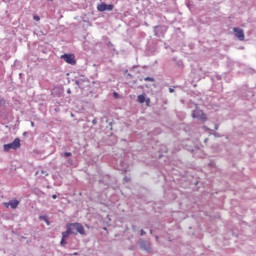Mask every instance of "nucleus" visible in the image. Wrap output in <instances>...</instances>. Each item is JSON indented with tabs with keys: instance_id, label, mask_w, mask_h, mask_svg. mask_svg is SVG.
Returning <instances> with one entry per match:
<instances>
[{
	"instance_id": "obj_1",
	"label": "nucleus",
	"mask_w": 256,
	"mask_h": 256,
	"mask_svg": "<svg viewBox=\"0 0 256 256\" xmlns=\"http://www.w3.org/2000/svg\"><path fill=\"white\" fill-rule=\"evenodd\" d=\"M66 229H69L72 235H86L85 228L83 227V224L81 223H69L66 225Z\"/></svg>"
},
{
	"instance_id": "obj_2",
	"label": "nucleus",
	"mask_w": 256,
	"mask_h": 256,
	"mask_svg": "<svg viewBox=\"0 0 256 256\" xmlns=\"http://www.w3.org/2000/svg\"><path fill=\"white\" fill-rule=\"evenodd\" d=\"M21 147V140L19 138H15L14 141L10 144L4 145V151L9 152L11 149H14V151H17Z\"/></svg>"
},
{
	"instance_id": "obj_3",
	"label": "nucleus",
	"mask_w": 256,
	"mask_h": 256,
	"mask_svg": "<svg viewBox=\"0 0 256 256\" xmlns=\"http://www.w3.org/2000/svg\"><path fill=\"white\" fill-rule=\"evenodd\" d=\"M193 119H198V121H201L202 123H205L207 121V114L203 112L201 109H196L192 112Z\"/></svg>"
},
{
	"instance_id": "obj_4",
	"label": "nucleus",
	"mask_w": 256,
	"mask_h": 256,
	"mask_svg": "<svg viewBox=\"0 0 256 256\" xmlns=\"http://www.w3.org/2000/svg\"><path fill=\"white\" fill-rule=\"evenodd\" d=\"M61 59L68 63V65H75L77 60H75V54H64L61 56Z\"/></svg>"
},
{
	"instance_id": "obj_5",
	"label": "nucleus",
	"mask_w": 256,
	"mask_h": 256,
	"mask_svg": "<svg viewBox=\"0 0 256 256\" xmlns=\"http://www.w3.org/2000/svg\"><path fill=\"white\" fill-rule=\"evenodd\" d=\"M138 103H145L147 107H151V99L147 97V94L143 93L137 97Z\"/></svg>"
},
{
	"instance_id": "obj_6",
	"label": "nucleus",
	"mask_w": 256,
	"mask_h": 256,
	"mask_svg": "<svg viewBox=\"0 0 256 256\" xmlns=\"http://www.w3.org/2000/svg\"><path fill=\"white\" fill-rule=\"evenodd\" d=\"M113 9H115V6L113 4L101 3L97 6V10L100 11V12L113 11Z\"/></svg>"
},
{
	"instance_id": "obj_7",
	"label": "nucleus",
	"mask_w": 256,
	"mask_h": 256,
	"mask_svg": "<svg viewBox=\"0 0 256 256\" xmlns=\"http://www.w3.org/2000/svg\"><path fill=\"white\" fill-rule=\"evenodd\" d=\"M233 32L235 37L239 39V41H245V33L243 32V29L241 28H233Z\"/></svg>"
},
{
	"instance_id": "obj_8",
	"label": "nucleus",
	"mask_w": 256,
	"mask_h": 256,
	"mask_svg": "<svg viewBox=\"0 0 256 256\" xmlns=\"http://www.w3.org/2000/svg\"><path fill=\"white\" fill-rule=\"evenodd\" d=\"M3 205L6 209H9V207L11 209H17L19 207V200H10L9 202H4Z\"/></svg>"
},
{
	"instance_id": "obj_9",
	"label": "nucleus",
	"mask_w": 256,
	"mask_h": 256,
	"mask_svg": "<svg viewBox=\"0 0 256 256\" xmlns=\"http://www.w3.org/2000/svg\"><path fill=\"white\" fill-rule=\"evenodd\" d=\"M69 235H73L69 228H66V231L62 233V238L67 239Z\"/></svg>"
},
{
	"instance_id": "obj_10",
	"label": "nucleus",
	"mask_w": 256,
	"mask_h": 256,
	"mask_svg": "<svg viewBox=\"0 0 256 256\" xmlns=\"http://www.w3.org/2000/svg\"><path fill=\"white\" fill-rule=\"evenodd\" d=\"M143 249L145 250V251H151V244H149V243H147V244H145L144 246H143Z\"/></svg>"
},
{
	"instance_id": "obj_11",
	"label": "nucleus",
	"mask_w": 256,
	"mask_h": 256,
	"mask_svg": "<svg viewBox=\"0 0 256 256\" xmlns=\"http://www.w3.org/2000/svg\"><path fill=\"white\" fill-rule=\"evenodd\" d=\"M60 245H62V246L67 245V238H62L60 241Z\"/></svg>"
},
{
	"instance_id": "obj_12",
	"label": "nucleus",
	"mask_w": 256,
	"mask_h": 256,
	"mask_svg": "<svg viewBox=\"0 0 256 256\" xmlns=\"http://www.w3.org/2000/svg\"><path fill=\"white\" fill-rule=\"evenodd\" d=\"M144 81H151L153 83V82H155V78L146 77V78H144Z\"/></svg>"
},
{
	"instance_id": "obj_13",
	"label": "nucleus",
	"mask_w": 256,
	"mask_h": 256,
	"mask_svg": "<svg viewBox=\"0 0 256 256\" xmlns=\"http://www.w3.org/2000/svg\"><path fill=\"white\" fill-rule=\"evenodd\" d=\"M73 154L71 152H65L64 157H71Z\"/></svg>"
},
{
	"instance_id": "obj_14",
	"label": "nucleus",
	"mask_w": 256,
	"mask_h": 256,
	"mask_svg": "<svg viewBox=\"0 0 256 256\" xmlns=\"http://www.w3.org/2000/svg\"><path fill=\"white\" fill-rule=\"evenodd\" d=\"M34 21H40L39 16H34Z\"/></svg>"
},
{
	"instance_id": "obj_15",
	"label": "nucleus",
	"mask_w": 256,
	"mask_h": 256,
	"mask_svg": "<svg viewBox=\"0 0 256 256\" xmlns=\"http://www.w3.org/2000/svg\"><path fill=\"white\" fill-rule=\"evenodd\" d=\"M52 199H57V194H53Z\"/></svg>"
},
{
	"instance_id": "obj_16",
	"label": "nucleus",
	"mask_w": 256,
	"mask_h": 256,
	"mask_svg": "<svg viewBox=\"0 0 256 256\" xmlns=\"http://www.w3.org/2000/svg\"><path fill=\"white\" fill-rule=\"evenodd\" d=\"M93 125H97V120L92 121Z\"/></svg>"
},
{
	"instance_id": "obj_17",
	"label": "nucleus",
	"mask_w": 256,
	"mask_h": 256,
	"mask_svg": "<svg viewBox=\"0 0 256 256\" xmlns=\"http://www.w3.org/2000/svg\"><path fill=\"white\" fill-rule=\"evenodd\" d=\"M31 127H35V122H31Z\"/></svg>"
},
{
	"instance_id": "obj_18",
	"label": "nucleus",
	"mask_w": 256,
	"mask_h": 256,
	"mask_svg": "<svg viewBox=\"0 0 256 256\" xmlns=\"http://www.w3.org/2000/svg\"><path fill=\"white\" fill-rule=\"evenodd\" d=\"M141 235H145V232H144V230H141Z\"/></svg>"
},
{
	"instance_id": "obj_19",
	"label": "nucleus",
	"mask_w": 256,
	"mask_h": 256,
	"mask_svg": "<svg viewBox=\"0 0 256 256\" xmlns=\"http://www.w3.org/2000/svg\"><path fill=\"white\" fill-rule=\"evenodd\" d=\"M114 97H117V92H114Z\"/></svg>"
},
{
	"instance_id": "obj_20",
	"label": "nucleus",
	"mask_w": 256,
	"mask_h": 256,
	"mask_svg": "<svg viewBox=\"0 0 256 256\" xmlns=\"http://www.w3.org/2000/svg\"><path fill=\"white\" fill-rule=\"evenodd\" d=\"M170 93H173V89L170 88Z\"/></svg>"
},
{
	"instance_id": "obj_21",
	"label": "nucleus",
	"mask_w": 256,
	"mask_h": 256,
	"mask_svg": "<svg viewBox=\"0 0 256 256\" xmlns=\"http://www.w3.org/2000/svg\"><path fill=\"white\" fill-rule=\"evenodd\" d=\"M40 219H45V217H43V216H40Z\"/></svg>"
},
{
	"instance_id": "obj_22",
	"label": "nucleus",
	"mask_w": 256,
	"mask_h": 256,
	"mask_svg": "<svg viewBox=\"0 0 256 256\" xmlns=\"http://www.w3.org/2000/svg\"><path fill=\"white\" fill-rule=\"evenodd\" d=\"M216 129H218V126L216 125Z\"/></svg>"
}]
</instances>
